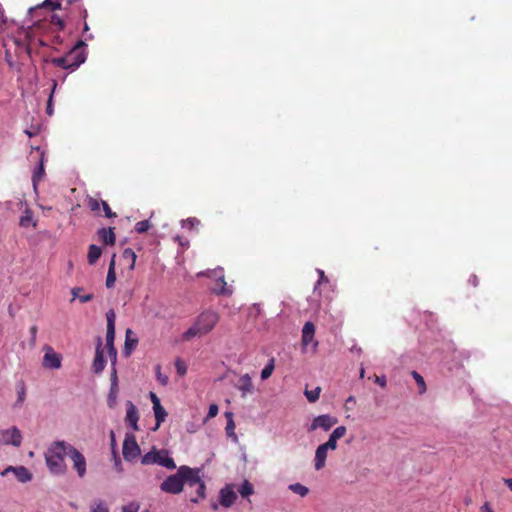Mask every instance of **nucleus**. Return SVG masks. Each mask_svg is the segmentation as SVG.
Listing matches in <instances>:
<instances>
[{"label":"nucleus","mask_w":512,"mask_h":512,"mask_svg":"<svg viewBox=\"0 0 512 512\" xmlns=\"http://www.w3.org/2000/svg\"><path fill=\"white\" fill-rule=\"evenodd\" d=\"M64 21L62 18L55 14H49V18L44 17L39 20L33 27H28L24 31V41L25 49L28 54L31 53L32 46L34 44H38L39 46H48V43L43 37H37V34L40 30L46 31L47 29L52 30L53 32L61 31L64 28Z\"/></svg>","instance_id":"1"},{"label":"nucleus","mask_w":512,"mask_h":512,"mask_svg":"<svg viewBox=\"0 0 512 512\" xmlns=\"http://www.w3.org/2000/svg\"><path fill=\"white\" fill-rule=\"evenodd\" d=\"M189 481H198V468L182 465L175 474L169 475L160 484V489L165 493L177 495L183 491L185 484L188 485Z\"/></svg>","instance_id":"2"},{"label":"nucleus","mask_w":512,"mask_h":512,"mask_svg":"<svg viewBox=\"0 0 512 512\" xmlns=\"http://www.w3.org/2000/svg\"><path fill=\"white\" fill-rule=\"evenodd\" d=\"M70 444L65 441L53 442L45 453V461L48 469L53 474H64L67 471L65 457L68 456Z\"/></svg>","instance_id":"3"},{"label":"nucleus","mask_w":512,"mask_h":512,"mask_svg":"<svg viewBox=\"0 0 512 512\" xmlns=\"http://www.w3.org/2000/svg\"><path fill=\"white\" fill-rule=\"evenodd\" d=\"M83 46H85L84 42L79 41L64 56L52 58L50 62L55 66L74 71L86 60L85 53L81 50Z\"/></svg>","instance_id":"4"},{"label":"nucleus","mask_w":512,"mask_h":512,"mask_svg":"<svg viewBox=\"0 0 512 512\" xmlns=\"http://www.w3.org/2000/svg\"><path fill=\"white\" fill-rule=\"evenodd\" d=\"M218 321L219 315L217 312L212 310H206L197 317L195 322L198 325L201 332L205 335L215 327Z\"/></svg>","instance_id":"5"},{"label":"nucleus","mask_w":512,"mask_h":512,"mask_svg":"<svg viewBox=\"0 0 512 512\" xmlns=\"http://www.w3.org/2000/svg\"><path fill=\"white\" fill-rule=\"evenodd\" d=\"M140 447L133 434H126L123 442V457L126 461H133L140 455Z\"/></svg>","instance_id":"6"},{"label":"nucleus","mask_w":512,"mask_h":512,"mask_svg":"<svg viewBox=\"0 0 512 512\" xmlns=\"http://www.w3.org/2000/svg\"><path fill=\"white\" fill-rule=\"evenodd\" d=\"M68 457L72 460L73 467L77 471L78 476L83 478L86 474V459L83 454L70 444V448H68Z\"/></svg>","instance_id":"7"},{"label":"nucleus","mask_w":512,"mask_h":512,"mask_svg":"<svg viewBox=\"0 0 512 512\" xmlns=\"http://www.w3.org/2000/svg\"><path fill=\"white\" fill-rule=\"evenodd\" d=\"M0 441L5 445L19 447L22 443V435L17 427L0 431Z\"/></svg>","instance_id":"8"},{"label":"nucleus","mask_w":512,"mask_h":512,"mask_svg":"<svg viewBox=\"0 0 512 512\" xmlns=\"http://www.w3.org/2000/svg\"><path fill=\"white\" fill-rule=\"evenodd\" d=\"M44 350L43 366L50 369H59L61 367V355L50 346H45Z\"/></svg>","instance_id":"9"},{"label":"nucleus","mask_w":512,"mask_h":512,"mask_svg":"<svg viewBox=\"0 0 512 512\" xmlns=\"http://www.w3.org/2000/svg\"><path fill=\"white\" fill-rule=\"evenodd\" d=\"M337 421L338 420L336 417H332L326 414L319 415L312 421L309 431H314L317 428H321L324 431H328L337 423Z\"/></svg>","instance_id":"10"},{"label":"nucleus","mask_w":512,"mask_h":512,"mask_svg":"<svg viewBox=\"0 0 512 512\" xmlns=\"http://www.w3.org/2000/svg\"><path fill=\"white\" fill-rule=\"evenodd\" d=\"M10 472L14 473L18 481L21 483H26L32 480V473L24 466H8L1 472V475L6 476Z\"/></svg>","instance_id":"11"},{"label":"nucleus","mask_w":512,"mask_h":512,"mask_svg":"<svg viewBox=\"0 0 512 512\" xmlns=\"http://www.w3.org/2000/svg\"><path fill=\"white\" fill-rule=\"evenodd\" d=\"M138 420H139V413L136 408V406L131 402L127 401L126 403V417L125 421L126 423L134 430L138 431Z\"/></svg>","instance_id":"12"},{"label":"nucleus","mask_w":512,"mask_h":512,"mask_svg":"<svg viewBox=\"0 0 512 512\" xmlns=\"http://www.w3.org/2000/svg\"><path fill=\"white\" fill-rule=\"evenodd\" d=\"M237 499V495L231 486L227 485L220 490L219 501L223 507L229 508L234 504Z\"/></svg>","instance_id":"13"},{"label":"nucleus","mask_w":512,"mask_h":512,"mask_svg":"<svg viewBox=\"0 0 512 512\" xmlns=\"http://www.w3.org/2000/svg\"><path fill=\"white\" fill-rule=\"evenodd\" d=\"M38 156V165L35 168L32 176V182L34 187L37 186L38 182L42 180V178L45 175V168H44V162H45V153L43 151H40L39 148L36 149Z\"/></svg>","instance_id":"14"},{"label":"nucleus","mask_w":512,"mask_h":512,"mask_svg":"<svg viewBox=\"0 0 512 512\" xmlns=\"http://www.w3.org/2000/svg\"><path fill=\"white\" fill-rule=\"evenodd\" d=\"M347 432L345 426H338L334 429V431L330 434L327 442L323 443L330 450H335L337 448V441L342 438Z\"/></svg>","instance_id":"15"},{"label":"nucleus","mask_w":512,"mask_h":512,"mask_svg":"<svg viewBox=\"0 0 512 512\" xmlns=\"http://www.w3.org/2000/svg\"><path fill=\"white\" fill-rule=\"evenodd\" d=\"M188 486L196 487L197 497L191 498V502L197 503L199 499L205 498L206 485H205L204 481L201 479V469L200 468H198V481L197 482L189 481Z\"/></svg>","instance_id":"16"},{"label":"nucleus","mask_w":512,"mask_h":512,"mask_svg":"<svg viewBox=\"0 0 512 512\" xmlns=\"http://www.w3.org/2000/svg\"><path fill=\"white\" fill-rule=\"evenodd\" d=\"M106 365V360L104 359L103 350L101 349V341L99 340V343L96 348L95 358L93 361V371L95 373H100L104 370Z\"/></svg>","instance_id":"17"},{"label":"nucleus","mask_w":512,"mask_h":512,"mask_svg":"<svg viewBox=\"0 0 512 512\" xmlns=\"http://www.w3.org/2000/svg\"><path fill=\"white\" fill-rule=\"evenodd\" d=\"M330 450L324 444H321L317 447L315 452V469L321 470L325 466L327 452Z\"/></svg>","instance_id":"18"},{"label":"nucleus","mask_w":512,"mask_h":512,"mask_svg":"<svg viewBox=\"0 0 512 512\" xmlns=\"http://www.w3.org/2000/svg\"><path fill=\"white\" fill-rule=\"evenodd\" d=\"M159 456H157V464L167 469L173 470L176 468V464L172 457L169 456V452L165 449L158 450Z\"/></svg>","instance_id":"19"},{"label":"nucleus","mask_w":512,"mask_h":512,"mask_svg":"<svg viewBox=\"0 0 512 512\" xmlns=\"http://www.w3.org/2000/svg\"><path fill=\"white\" fill-rule=\"evenodd\" d=\"M315 335V326L312 322L308 321L304 324L302 329V343L308 346L313 340Z\"/></svg>","instance_id":"20"},{"label":"nucleus","mask_w":512,"mask_h":512,"mask_svg":"<svg viewBox=\"0 0 512 512\" xmlns=\"http://www.w3.org/2000/svg\"><path fill=\"white\" fill-rule=\"evenodd\" d=\"M99 239L105 245H114L116 237L114 233V229L112 227L109 228H101L97 232Z\"/></svg>","instance_id":"21"},{"label":"nucleus","mask_w":512,"mask_h":512,"mask_svg":"<svg viewBox=\"0 0 512 512\" xmlns=\"http://www.w3.org/2000/svg\"><path fill=\"white\" fill-rule=\"evenodd\" d=\"M237 388L242 392L243 396L247 393H252L254 386L251 377L248 374L242 375L238 380Z\"/></svg>","instance_id":"22"},{"label":"nucleus","mask_w":512,"mask_h":512,"mask_svg":"<svg viewBox=\"0 0 512 512\" xmlns=\"http://www.w3.org/2000/svg\"><path fill=\"white\" fill-rule=\"evenodd\" d=\"M153 411L156 419V426L154 430H157L160 427V425L165 421L167 417V412L161 404H156V407H153Z\"/></svg>","instance_id":"23"},{"label":"nucleus","mask_w":512,"mask_h":512,"mask_svg":"<svg viewBox=\"0 0 512 512\" xmlns=\"http://www.w3.org/2000/svg\"><path fill=\"white\" fill-rule=\"evenodd\" d=\"M102 249L97 245H90L88 249L87 260L90 265L95 264L101 257Z\"/></svg>","instance_id":"24"},{"label":"nucleus","mask_w":512,"mask_h":512,"mask_svg":"<svg viewBox=\"0 0 512 512\" xmlns=\"http://www.w3.org/2000/svg\"><path fill=\"white\" fill-rule=\"evenodd\" d=\"M115 281H116V273H115V255H114L109 263L108 273H107V277H106V287L112 288L115 284Z\"/></svg>","instance_id":"25"},{"label":"nucleus","mask_w":512,"mask_h":512,"mask_svg":"<svg viewBox=\"0 0 512 512\" xmlns=\"http://www.w3.org/2000/svg\"><path fill=\"white\" fill-rule=\"evenodd\" d=\"M225 416L227 418V423H226V427H225V430H226V434L228 437H232L233 440H237V436L235 434V423H234V420H233V413L232 412H226L225 413Z\"/></svg>","instance_id":"26"},{"label":"nucleus","mask_w":512,"mask_h":512,"mask_svg":"<svg viewBox=\"0 0 512 512\" xmlns=\"http://www.w3.org/2000/svg\"><path fill=\"white\" fill-rule=\"evenodd\" d=\"M136 254L131 248L124 249L122 259L127 262L129 270H133L136 263Z\"/></svg>","instance_id":"27"},{"label":"nucleus","mask_w":512,"mask_h":512,"mask_svg":"<svg viewBox=\"0 0 512 512\" xmlns=\"http://www.w3.org/2000/svg\"><path fill=\"white\" fill-rule=\"evenodd\" d=\"M157 456H159V453H158V450L154 447L151 451H149L148 453H146L142 458H141V463L143 465H152V464H157Z\"/></svg>","instance_id":"28"},{"label":"nucleus","mask_w":512,"mask_h":512,"mask_svg":"<svg viewBox=\"0 0 512 512\" xmlns=\"http://www.w3.org/2000/svg\"><path fill=\"white\" fill-rule=\"evenodd\" d=\"M131 334H132V331L130 329H127L125 346H124V353L126 355H130L131 351L137 346V343H138V340L136 338L132 339L130 337Z\"/></svg>","instance_id":"29"},{"label":"nucleus","mask_w":512,"mask_h":512,"mask_svg":"<svg viewBox=\"0 0 512 512\" xmlns=\"http://www.w3.org/2000/svg\"><path fill=\"white\" fill-rule=\"evenodd\" d=\"M83 290L82 287H74L72 288L71 290V294L73 295V298L71 301H74L75 298H79L80 302L82 303H86V302H89L93 299V294H86V295H82L80 294V292Z\"/></svg>","instance_id":"30"},{"label":"nucleus","mask_w":512,"mask_h":512,"mask_svg":"<svg viewBox=\"0 0 512 512\" xmlns=\"http://www.w3.org/2000/svg\"><path fill=\"white\" fill-rule=\"evenodd\" d=\"M118 393L119 387L115 385H110V390L107 397V404L110 408H114L116 406Z\"/></svg>","instance_id":"31"},{"label":"nucleus","mask_w":512,"mask_h":512,"mask_svg":"<svg viewBox=\"0 0 512 512\" xmlns=\"http://www.w3.org/2000/svg\"><path fill=\"white\" fill-rule=\"evenodd\" d=\"M200 335H204L201 330L199 329L198 325L196 324V322L187 330L183 333V339L188 341L196 336H200Z\"/></svg>","instance_id":"32"},{"label":"nucleus","mask_w":512,"mask_h":512,"mask_svg":"<svg viewBox=\"0 0 512 512\" xmlns=\"http://www.w3.org/2000/svg\"><path fill=\"white\" fill-rule=\"evenodd\" d=\"M31 224L35 226V223H33L32 212L31 210L26 209L23 215L20 217L19 225L21 227H29Z\"/></svg>","instance_id":"33"},{"label":"nucleus","mask_w":512,"mask_h":512,"mask_svg":"<svg viewBox=\"0 0 512 512\" xmlns=\"http://www.w3.org/2000/svg\"><path fill=\"white\" fill-rule=\"evenodd\" d=\"M274 368H275V359L271 358L269 360L268 364L261 371V379L262 380L268 379L272 375Z\"/></svg>","instance_id":"34"},{"label":"nucleus","mask_w":512,"mask_h":512,"mask_svg":"<svg viewBox=\"0 0 512 512\" xmlns=\"http://www.w3.org/2000/svg\"><path fill=\"white\" fill-rule=\"evenodd\" d=\"M41 8H47L50 12L55 11L57 9L61 8V4L59 2H54L52 0H45L42 4V6L30 9V12L36 11Z\"/></svg>","instance_id":"35"},{"label":"nucleus","mask_w":512,"mask_h":512,"mask_svg":"<svg viewBox=\"0 0 512 512\" xmlns=\"http://www.w3.org/2000/svg\"><path fill=\"white\" fill-rule=\"evenodd\" d=\"M238 491L242 497H248L254 493V488L248 480H245Z\"/></svg>","instance_id":"36"},{"label":"nucleus","mask_w":512,"mask_h":512,"mask_svg":"<svg viewBox=\"0 0 512 512\" xmlns=\"http://www.w3.org/2000/svg\"><path fill=\"white\" fill-rule=\"evenodd\" d=\"M289 489L292 492L300 495L301 497H305L309 493V489L306 486H304V485H302L300 483L291 484L289 486Z\"/></svg>","instance_id":"37"},{"label":"nucleus","mask_w":512,"mask_h":512,"mask_svg":"<svg viewBox=\"0 0 512 512\" xmlns=\"http://www.w3.org/2000/svg\"><path fill=\"white\" fill-rule=\"evenodd\" d=\"M411 374H412L415 382L419 386V393L420 394L425 393V391H426V384H425L424 378L417 371H412Z\"/></svg>","instance_id":"38"},{"label":"nucleus","mask_w":512,"mask_h":512,"mask_svg":"<svg viewBox=\"0 0 512 512\" xmlns=\"http://www.w3.org/2000/svg\"><path fill=\"white\" fill-rule=\"evenodd\" d=\"M321 388L316 387L314 390H305V396L311 403L316 402L320 397Z\"/></svg>","instance_id":"39"},{"label":"nucleus","mask_w":512,"mask_h":512,"mask_svg":"<svg viewBox=\"0 0 512 512\" xmlns=\"http://www.w3.org/2000/svg\"><path fill=\"white\" fill-rule=\"evenodd\" d=\"M57 87V82L53 80V86L51 93L49 95L48 101H47V107H46V113L51 116L53 114V94L55 92V89Z\"/></svg>","instance_id":"40"},{"label":"nucleus","mask_w":512,"mask_h":512,"mask_svg":"<svg viewBox=\"0 0 512 512\" xmlns=\"http://www.w3.org/2000/svg\"><path fill=\"white\" fill-rule=\"evenodd\" d=\"M151 227L149 220H142L136 223L135 230L138 233L147 232Z\"/></svg>","instance_id":"41"},{"label":"nucleus","mask_w":512,"mask_h":512,"mask_svg":"<svg viewBox=\"0 0 512 512\" xmlns=\"http://www.w3.org/2000/svg\"><path fill=\"white\" fill-rule=\"evenodd\" d=\"M175 368H176L177 373L180 376H184L187 372V366H186L185 362L180 358L176 359Z\"/></svg>","instance_id":"42"},{"label":"nucleus","mask_w":512,"mask_h":512,"mask_svg":"<svg viewBox=\"0 0 512 512\" xmlns=\"http://www.w3.org/2000/svg\"><path fill=\"white\" fill-rule=\"evenodd\" d=\"M115 328H107L106 347H114Z\"/></svg>","instance_id":"43"},{"label":"nucleus","mask_w":512,"mask_h":512,"mask_svg":"<svg viewBox=\"0 0 512 512\" xmlns=\"http://www.w3.org/2000/svg\"><path fill=\"white\" fill-rule=\"evenodd\" d=\"M91 512H109V509L103 501L98 500L92 505Z\"/></svg>","instance_id":"44"},{"label":"nucleus","mask_w":512,"mask_h":512,"mask_svg":"<svg viewBox=\"0 0 512 512\" xmlns=\"http://www.w3.org/2000/svg\"><path fill=\"white\" fill-rule=\"evenodd\" d=\"M88 206L92 211L97 212V211H99L100 207L102 206L101 200L90 198L88 201Z\"/></svg>","instance_id":"45"},{"label":"nucleus","mask_w":512,"mask_h":512,"mask_svg":"<svg viewBox=\"0 0 512 512\" xmlns=\"http://www.w3.org/2000/svg\"><path fill=\"white\" fill-rule=\"evenodd\" d=\"M101 204H102V208H103V211L105 213V216L108 217V218H113V217H116V213L112 212L110 206L108 205V203L104 200H101Z\"/></svg>","instance_id":"46"},{"label":"nucleus","mask_w":512,"mask_h":512,"mask_svg":"<svg viewBox=\"0 0 512 512\" xmlns=\"http://www.w3.org/2000/svg\"><path fill=\"white\" fill-rule=\"evenodd\" d=\"M107 328H115V313L113 310H109L106 314Z\"/></svg>","instance_id":"47"},{"label":"nucleus","mask_w":512,"mask_h":512,"mask_svg":"<svg viewBox=\"0 0 512 512\" xmlns=\"http://www.w3.org/2000/svg\"><path fill=\"white\" fill-rule=\"evenodd\" d=\"M218 411H219L218 405H216V404H211V405L209 406V410H208L207 418H208V419H211V418L216 417V416H217V414H218Z\"/></svg>","instance_id":"48"},{"label":"nucleus","mask_w":512,"mask_h":512,"mask_svg":"<svg viewBox=\"0 0 512 512\" xmlns=\"http://www.w3.org/2000/svg\"><path fill=\"white\" fill-rule=\"evenodd\" d=\"M108 350V355L112 361V366H114L116 364V360H117V351L115 349V347H109L107 348Z\"/></svg>","instance_id":"49"},{"label":"nucleus","mask_w":512,"mask_h":512,"mask_svg":"<svg viewBox=\"0 0 512 512\" xmlns=\"http://www.w3.org/2000/svg\"><path fill=\"white\" fill-rule=\"evenodd\" d=\"M7 24V18L5 16L4 10L1 9L0 13V31L5 30Z\"/></svg>","instance_id":"50"},{"label":"nucleus","mask_w":512,"mask_h":512,"mask_svg":"<svg viewBox=\"0 0 512 512\" xmlns=\"http://www.w3.org/2000/svg\"><path fill=\"white\" fill-rule=\"evenodd\" d=\"M111 385L118 386V377H117V371L115 368V365L112 366V373L110 377Z\"/></svg>","instance_id":"51"},{"label":"nucleus","mask_w":512,"mask_h":512,"mask_svg":"<svg viewBox=\"0 0 512 512\" xmlns=\"http://www.w3.org/2000/svg\"><path fill=\"white\" fill-rule=\"evenodd\" d=\"M38 328L36 325H33L30 327L29 332L31 335V343L34 345L36 342V336H37Z\"/></svg>","instance_id":"52"},{"label":"nucleus","mask_w":512,"mask_h":512,"mask_svg":"<svg viewBox=\"0 0 512 512\" xmlns=\"http://www.w3.org/2000/svg\"><path fill=\"white\" fill-rule=\"evenodd\" d=\"M150 399L153 404V407H156V404H161L160 399L154 392H150Z\"/></svg>","instance_id":"53"},{"label":"nucleus","mask_w":512,"mask_h":512,"mask_svg":"<svg viewBox=\"0 0 512 512\" xmlns=\"http://www.w3.org/2000/svg\"><path fill=\"white\" fill-rule=\"evenodd\" d=\"M157 375H158V379L160 380V382L163 384V385H166L167 384V381H168V377L167 376H162L161 373H160V366L157 367Z\"/></svg>","instance_id":"54"},{"label":"nucleus","mask_w":512,"mask_h":512,"mask_svg":"<svg viewBox=\"0 0 512 512\" xmlns=\"http://www.w3.org/2000/svg\"><path fill=\"white\" fill-rule=\"evenodd\" d=\"M376 383H378L381 387H385L386 386V378L384 376L376 377Z\"/></svg>","instance_id":"55"},{"label":"nucleus","mask_w":512,"mask_h":512,"mask_svg":"<svg viewBox=\"0 0 512 512\" xmlns=\"http://www.w3.org/2000/svg\"><path fill=\"white\" fill-rule=\"evenodd\" d=\"M114 458H115V466L118 468L119 471L122 470L121 468V460L117 457L116 452L114 451Z\"/></svg>","instance_id":"56"},{"label":"nucleus","mask_w":512,"mask_h":512,"mask_svg":"<svg viewBox=\"0 0 512 512\" xmlns=\"http://www.w3.org/2000/svg\"><path fill=\"white\" fill-rule=\"evenodd\" d=\"M503 481L507 485V487L512 491V478H504Z\"/></svg>","instance_id":"57"},{"label":"nucleus","mask_w":512,"mask_h":512,"mask_svg":"<svg viewBox=\"0 0 512 512\" xmlns=\"http://www.w3.org/2000/svg\"><path fill=\"white\" fill-rule=\"evenodd\" d=\"M481 512H493L492 509L490 508V506L488 505V503H485L482 507H481Z\"/></svg>","instance_id":"58"},{"label":"nucleus","mask_w":512,"mask_h":512,"mask_svg":"<svg viewBox=\"0 0 512 512\" xmlns=\"http://www.w3.org/2000/svg\"><path fill=\"white\" fill-rule=\"evenodd\" d=\"M186 222L189 223L190 226H193L195 222H198V220L196 218H188L187 220L183 221V225Z\"/></svg>","instance_id":"59"},{"label":"nucleus","mask_w":512,"mask_h":512,"mask_svg":"<svg viewBox=\"0 0 512 512\" xmlns=\"http://www.w3.org/2000/svg\"><path fill=\"white\" fill-rule=\"evenodd\" d=\"M222 281V284H223V287L220 291L221 294H225L227 293L226 289H225V286H226V282L224 281V279L221 280Z\"/></svg>","instance_id":"60"},{"label":"nucleus","mask_w":512,"mask_h":512,"mask_svg":"<svg viewBox=\"0 0 512 512\" xmlns=\"http://www.w3.org/2000/svg\"><path fill=\"white\" fill-rule=\"evenodd\" d=\"M60 42H61L60 36L59 35L54 36L52 43H60Z\"/></svg>","instance_id":"61"},{"label":"nucleus","mask_w":512,"mask_h":512,"mask_svg":"<svg viewBox=\"0 0 512 512\" xmlns=\"http://www.w3.org/2000/svg\"><path fill=\"white\" fill-rule=\"evenodd\" d=\"M354 401H355V399H354L353 396L348 397V399L346 400L347 403L348 402H354Z\"/></svg>","instance_id":"62"},{"label":"nucleus","mask_w":512,"mask_h":512,"mask_svg":"<svg viewBox=\"0 0 512 512\" xmlns=\"http://www.w3.org/2000/svg\"><path fill=\"white\" fill-rule=\"evenodd\" d=\"M77 1H78V0H66V2H67L68 4H73V3L77 2Z\"/></svg>","instance_id":"63"},{"label":"nucleus","mask_w":512,"mask_h":512,"mask_svg":"<svg viewBox=\"0 0 512 512\" xmlns=\"http://www.w3.org/2000/svg\"><path fill=\"white\" fill-rule=\"evenodd\" d=\"M212 508H213L214 510H217L218 505H217L216 503H213V504H212Z\"/></svg>","instance_id":"64"}]
</instances>
